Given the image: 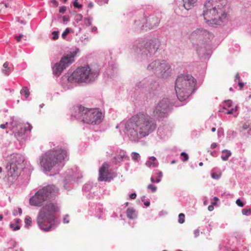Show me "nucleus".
<instances>
[{
    "mask_svg": "<svg viewBox=\"0 0 251 251\" xmlns=\"http://www.w3.org/2000/svg\"><path fill=\"white\" fill-rule=\"evenodd\" d=\"M156 127L152 118L148 114L142 112L133 115L125 124L126 134L130 140L134 142L149 135Z\"/></svg>",
    "mask_w": 251,
    "mask_h": 251,
    "instance_id": "obj_1",
    "label": "nucleus"
},
{
    "mask_svg": "<svg viewBox=\"0 0 251 251\" xmlns=\"http://www.w3.org/2000/svg\"><path fill=\"white\" fill-rule=\"evenodd\" d=\"M225 0H210L204 5L203 16L206 22L218 25L226 17Z\"/></svg>",
    "mask_w": 251,
    "mask_h": 251,
    "instance_id": "obj_2",
    "label": "nucleus"
},
{
    "mask_svg": "<svg viewBox=\"0 0 251 251\" xmlns=\"http://www.w3.org/2000/svg\"><path fill=\"white\" fill-rule=\"evenodd\" d=\"M196 81L191 75H180L177 76L175 90L180 101L185 100L195 90Z\"/></svg>",
    "mask_w": 251,
    "mask_h": 251,
    "instance_id": "obj_3",
    "label": "nucleus"
},
{
    "mask_svg": "<svg viewBox=\"0 0 251 251\" xmlns=\"http://www.w3.org/2000/svg\"><path fill=\"white\" fill-rule=\"evenodd\" d=\"M58 211V207L53 203L44 205L38 213L37 223L40 228L45 231H49L53 225L54 214Z\"/></svg>",
    "mask_w": 251,
    "mask_h": 251,
    "instance_id": "obj_4",
    "label": "nucleus"
},
{
    "mask_svg": "<svg viewBox=\"0 0 251 251\" xmlns=\"http://www.w3.org/2000/svg\"><path fill=\"white\" fill-rule=\"evenodd\" d=\"M66 156V151L62 148L50 150L43 155L40 164L44 171L49 172L57 163L61 162Z\"/></svg>",
    "mask_w": 251,
    "mask_h": 251,
    "instance_id": "obj_5",
    "label": "nucleus"
},
{
    "mask_svg": "<svg viewBox=\"0 0 251 251\" xmlns=\"http://www.w3.org/2000/svg\"><path fill=\"white\" fill-rule=\"evenodd\" d=\"M58 192V189L54 185H49L39 189L30 199L29 203L33 206H39L49 199L52 195Z\"/></svg>",
    "mask_w": 251,
    "mask_h": 251,
    "instance_id": "obj_6",
    "label": "nucleus"
},
{
    "mask_svg": "<svg viewBox=\"0 0 251 251\" xmlns=\"http://www.w3.org/2000/svg\"><path fill=\"white\" fill-rule=\"evenodd\" d=\"M96 72L92 71L88 66L78 68L75 71L69 79L72 81L77 82H91L97 77Z\"/></svg>",
    "mask_w": 251,
    "mask_h": 251,
    "instance_id": "obj_7",
    "label": "nucleus"
},
{
    "mask_svg": "<svg viewBox=\"0 0 251 251\" xmlns=\"http://www.w3.org/2000/svg\"><path fill=\"white\" fill-rule=\"evenodd\" d=\"M79 114L83 122L93 125L100 124L103 115L98 109H89L84 107L79 108Z\"/></svg>",
    "mask_w": 251,
    "mask_h": 251,
    "instance_id": "obj_8",
    "label": "nucleus"
},
{
    "mask_svg": "<svg viewBox=\"0 0 251 251\" xmlns=\"http://www.w3.org/2000/svg\"><path fill=\"white\" fill-rule=\"evenodd\" d=\"M75 54L76 52H73L70 54L64 56L59 63H55L53 66V73L57 76L60 75L65 69L74 62Z\"/></svg>",
    "mask_w": 251,
    "mask_h": 251,
    "instance_id": "obj_9",
    "label": "nucleus"
},
{
    "mask_svg": "<svg viewBox=\"0 0 251 251\" xmlns=\"http://www.w3.org/2000/svg\"><path fill=\"white\" fill-rule=\"evenodd\" d=\"M21 161L18 160L17 156H14L10 163V168L7 172V179L10 183H13L20 175L22 168Z\"/></svg>",
    "mask_w": 251,
    "mask_h": 251,
    "instance_id": "obj_10",
    "label": "nucleus"
},
{
    "mask_svg": "<svg viewBox=\"0 0 251 251\" xmlns=\"http://www.w3.org/2000/svg\"><path fill=\"white\" fill-rule=\"evenodd\" d=\"M169 101L167 99H163L155 106L153 111L155 117L162 118L166 116L169 110Z\"/></svg>",
    "mask_w": 251,
    "mask_h": 251,
    "instance_id": "obj_11",
    "label": "nucleus"
},
{
    "mask_svg": "<svg viewBox=\"0 0 251 251\" xmlns=\"http://www.w3.org/2000/svg\"><path fill=\"white\" fill-rule=\"evenodd\" d=\"M213 37V34L207 30L203 28H198L192 32L190 38L193 40L201 41L202 42H206Z\"/></svg>",
    "mask_w": 251,
    "mask_h": 251,
    "instance_id": "obj_12",
    "label": "nucleus"
},
{
    "mask_svg": "<svg viewBox=\"0 0 251 251\" xmlns=\"http://www.w3.org/2000/svg\"><path fill=\"white\" fill-rule=\"evenodd\" d=\"M109 165L106 163H104L99 170V181H107L108 176L109 173L108 172Z\"/></svg>",
    "mask_w": 251,
    "mask_h": 251,
    "instance_id": "obj_13",
    "label": "nucleus"
},
{
    "mask_svg": "<svg viewBox=\"0 0 251 251\" xmlns=\"http://www.w3.org/2000/svg\"><path fill=\"white\" fill-rule=\"evenodd\" d=\"M143 45L145 46V50H147L149 52L151 53L155 52L158 49L157 45H156V43L155 41H151L149 43H146V44H145L144 42H143L141 43H140V48L142 47Z\"/></svg>",
    "mask_w": 251,
    "mask_h": 251,
    "instance_id": "obj_14",
    "label": "nucleus"
},
{
    "mask_svg": "<svg viewBox=\"0 0 251 251\" xmlns=\"http://www.w3.org/2000/svg\"><path fill=\"white\" fill-rule=\"evenodd\" d=\"M159 66L158 74H161L162 75L170 69L169 64L164 60L159 61Z\"/></svg>",
    "mask_w": 251,
    "mask_h": 251,
    "instance_id": "obj_15",
    "label": "nucleus"
},
{
    "mask_svg": "<svg viewBox=\"0 0 251 251\" xmlns=\"http://www.w3.org/2000/svg\"><path fill=\"white\" fill-rule=\"evenodd\" d=\"M159 60L155 61L151 63L148 66V69L149 71H151L153 72H155L158 74V69L159 67Z\"/></svg>",
    "mask_w": 251,
    "mask_h": 251,
    "instance_id": "obj_16",
    "label": "nucleus"
},
{
    "mask_svg": "<svg viewBox=\"0 0 251 251\" xmlns=\"http://www.w3.org/2000/svg\"><path fill=\"white\" fill-rule=\"evenodd\" d=\"M22 125L21 124H19L17 126V128H20L21 129V131H19V130L16 131V130H15L14 127H13L12 129L13 132L14 133V136L18 140H20L22 138L25 131V130L22 129Z\"/></svg>",
    "mask_w": 251,
    "mask_h": 251,
    "instance_id": "obj_17",
    "label": "nucleus"
},
{
    "mask_svg": "<svg viewBox=\"0 0 251 251\" xmlns=\"http://www.w3.org/2000/svg\"><path fill=\"white\" fill-rule=\"evenodd\" d=\"M149 23L150 25H146V27H148L149 28H152L154 27L157 26L158 25L160 20L156 17H154L153 18H151V19H149Z\"/></svg>",
    "mask_w": 251,
    "mask_h": 251,
    "instance_id": "obj_18",
    "label": "nucleus"
},
{
    "mask_svg": "<svg viewBox=\"0 0 251 251\" xmlns=\"http://www.w3.org/2000/svg\"><path fill=\"white\" fill-rule=\"evenodd\" d=\"M183 1L184 8L187 10H189L194 6L197 0H183Z\"/></svg>",
    "mask_w": 251,
    "mask_h": 251,
    "instance_id": "obj_19",
    "label": "nucleus"
},
{
    "mask_svg": "<svg viewBox=\"0 0 251 251\" xmlns=\"http://www.w3.org/2000/svg\"><path fill=\"white\" fill-rule=\"evenodd\" d=\"M127 217L130 219H133L137 217L135 210L133 208H128L126 210Z\"/></svg>",
    "mask_w": 251,
    "mask_h": 251,
    "instance_id": "obj_20",
    "label": "nucleus"
},
{
    "mask_svg": "<svg viewBox=\"0 0 251 251\" xmlns=\"http://www.w3.org/2000/svg\"><path fill=\"white\" fill-rule=\"evenodd\" d=\"M222 155L221 158L223 160L226 161L228 160V157L231 155V152L227 150H224L222 151Z\"/></svg>",
    "mask_w": 251,
    "mask_h": 251,
    "instance_id": "obj_21",
    "label": "nucleus"
},
{
    "mask_svg": "<svg viewBox=\"0 0 251 251\" xmlns=\"http://www.w3.org/2000/svg\"><path fill=\"white\" fill-rule=\"evenodd\" d=\"M20 93L21 94L24 95L26 99L29 97L30 94L29 89L27 87H24L20 91Z\"/></svg>",
    "mask_w": 251,
    "mask_h": 251,
    "instance_id": "obj_22",
    "label": "nucleus"
},
{
    "mask_svg": "<svg viewBox=\"0 0 251 251\" xmlns=\"http://www.w3.org/2000/svg\"><path fill=\"white\" fill-rule=\"evenodd\" d=\"M124 157V155L115 157L112 159V161L113 163H114L115 164L118 162H120L121 161H122L123 160Z\"/></svg>",
    "mask_w": 251,
    "mask_h": 251,
    "instance_id": "obj_23",
    "label": "nucleus"
},
{
    "mask_svg": "<svg viewBox=\"0 0 251 251\" xmlns=\"http://www.w3.org/2000/svg\"><path fill=\"white\" fill-rule=\"evenodd\" d=\"M9 63L8 62H5L3 65V67L5 69V70H3V72L5 73V75H8V72L10 71V68L8 67Z\"/></svg>",
    "mask_w": 251,
    "mask_h": 251,
    "instance_id": "obj_24",
    "label": "nucleus"
},
{
    "mask_svg": "<svg viewBox=\"0 0 251 251\" xmlns=\"http://www.w3.org/2000/svg\"><path fill=\"white\" fill-rule=\"evenodd\" d=\"M131 157L134 161H138L140 158V155L138 153L133 152L132 153Z\"/></svg>",
    "mask_w": 251,
    "mask_h": 251,
    "instance_id": "obj_25",
    "label": "nucleus"
},
{
    "mask_svg": "<svg viewBox=\"0 0 251 251\" xmlns=\"http://www.w3.org/2000/svg\"><path fill=\"white\" fill-rule=\"evenodd\" d=\"M179 219L178 222L180 224H183L184 222L185 215L183 213H180L178 215Z\"/></svg>",
    "mask_w": 251,
    "mask_h": 251,
    "instance_id": "obj_26",
    "label": "nucleus"
},
{
    "mask_svg": "<svg viewBox=\"0 0 251 251\" xmlns=\"http://www.w3.org/2000/svg\"><path fill=\"white\" fill-rule=\"evenodd\" d=\"M32 223L31 218L29 216H27L25 219V223L27 226H31Z\"/></svg>",
    "mask_w": 251,
    "mask_h": 251,
    "instance_id": "obj_27",
    "label": "nucleus"
},
{
    "mask_svg": "<svg viewBox=\"0 0 251 251\" xmlns=\"http://www.w3.org/2000/svg\"><path fill=\"white\" fill-rule=\"evenodd\" d=\"M70 28H67L62 33V37L63 39H65L66 36L70 33Z\"/></svg>",
    "mask_w": 251,
    "mask_h": 251,
    "instance_id": "obj_28",
    "label": "nucleus"
},
{
    "mask_svg": "<svg viewBox=\"0 0 251 251\" xmlns=\"http://www.w3.org/2000/svg\"><path fill=\"white\" fill-rule=\"evenodd\" d=\"M242 213L243 215H251V209H243L242 210Z\"/></svg>",
    "mask_w": 251,
    "mask_h": 251,
    "instance_id": "obj_29",
    "label": "nucleus"
},
{
    "mask_svg": "<svg viewBox=\"0 0 251 251\" xmlns=\"http://www.w3.org/2000/svg\"><path fill=\"white\" fill-rule=\"evenodd\" d=\"M148 188L150 189L152 192H155L157 190V187L152 184H150L148 186Z\"/></svg>",
    "mask_w": 251,
    "mask_h": 251,
    "instance_id": "obj_30",
    "label": "nucleus"
},
{
    "mask_svg": "<svg viewBox=\"0 0 251 251\" xmlns=\"http://www.w3.org/2000/svg\"><path fill=\"white\" fill-rule=\"evenodd\" d=\"M180 155L181 156L183 157V159H182V161L183 162H185V161H186L187 160H188L189 157H188V154H186L185 152H181L180 154Z\"/></svg>",
    "mask_w": 251,
    "mask_h": 251,
    "instance_id": "obj_31",
    "label": "nucleus"
},
{
    "mask_svg": "<svg viewBox=\"0 0 251 251\" xmlns=\"http://www.w3.org/2000/svg\"><path fill=\"white\" fill-rule=\"evenodd\" d=\"M156 175H157L158 178L156 179L155 182L156 183H158V182H159L161 181V178L162 177V176H163V174H162V173L161 172H159L158 173H157L156 174Z\"/></svg>",
    "mask_w": 251,
    "mask_h": 251,
    "instance_id": "obj_32",
    "label": "nucleus"
},
{
    "mask_svg": "<svg viewBox=\"0 0 251 251\" xmlns=\"http://www.w3.org/2000/svg\"><path fill=\"white\" fill-rule=\"evenodd\" d=\"M58 33H59L58 31H53V32H52V34L53 35V36H52L53 40H55L58 39Z\"/></svg>",
    "mask_w": 251,
    "mask_h": 251,
    "instance_id": "obj_33",
    "label": "nucleus"
},
{
    "mask_svg": "<svg viewBox=\"0 0 251 251\" xmlns=\"http://www.w3.org/2000/svg\"><path fill=\"white\" fill-rule=\"evenodd\" d=\"M221 173H220V174H217L216 173H212L211 175L212 178H213L214 179H218L220 178V177H221Z\"/></svg>",
    "mask_w": 251,
    "mask_h": 251,
    "instance_id": "obj_34",
    "label": "nucleus"
},
{
    "mask_svg": "<svg viewBox=\"0 0 251 251\" xmlns=\"http://www.w3.org/2000/svg\"><path fill=\"white\" fill-rule=\"evenodd\" d=\"M249 127V124L248 123H244L243 124L242 126H241V130L240 131H242V130H246L248 129Z\"/></svg>",
    "mask_w": 251,
    "mask_h": 251,
    "instance_id": "obj_35",
    "label": "nucleus"
},
{
    "mask_svg": "<svg viewBox=\"0 0 251 251\" xmlns=\"http://www.w3.org/2000/svg\"><path fill=\"white\" fill-rule=\"evenodd\" d=\"M236 203L240 207H243L244 206V203L241 201L240 199H237L236 201Z\"/></svg>",
    "mask_w": 251,
    "mask_h": 251,
    "instance_id": "obj_36",
    "label": "nucleus"
},
{
    "mask_svg": "<svg viewBox=\"0 0 251 251\" xmlns=\"http://www.w3.org/2000/svg\"><path fill=\"white\" fill-rule=\"evenodd\" d=\"M146 165L148 167H151V165L153 166V167H155L156 166V165L155 163L153 162H151V161H148L146 163Z\"/></svg>",
    "mask_w": 251,
    "mask_h": 251,
    "instance_id": "obj_37",
    "label": "nucleus"
},
{
    "mask_svg": "<svg viewBox=\"0 0 251 251\" xmlns=\"http://www.w3.org/2000/svg\"><path fill=\"white\" fill-rule=\"evenodd\" d=\"M73 5L75 8H81L82 7L81 4H79L77 1H74Z\"/></svg>",
    "mask_w": 251,
    "mask_h": 251,
    "instance_id": "obj_38",
    "label": "nucleus"
},
{
    "mask_svg": "<svg viewBox=\"0 0 251 251\" xmlns=\"http://www.w3.org/2000/svg\"><path fill=\"white\" fill-rule=\"evenodd\" d=\"M225 103L226 104V106L228 107H230L232 105V101L230 100H227L226 101H225Z\"/></svg>",
    "mask_w": 251,
    "mask_h": 251,
    "instance_id": "obj_39",
    "label": "nucleus"
},
{
    "mask_svg": "<svg viewBox=\"0 0 251 251\" xmlns=\"http://www.w3.org/2000/svg\"><path fill=\"white\" fill-rule=\"evenodd\" d=\"M66 10V7L64 6H61L60 7L59 11L60 13H65Z\"/></svg>",
    "mask_w": 251,
    "mask_h": 251,
    "instance_id": "obj_40",
    "label": "nucleus"
},
{
    "mask_svg": "<svg viewBox=\"0 0 251 251\" xmlns=\"http://www.w3.org/2000/svg\"><path fill=\"white\" fill-rule=\"evenodd\" d=\"M236 111V108H232L229 110H228L226 113L227 114H231L233 113L234 111Z\"/></svg>",
    "mask_w": 251,
    "mask_h": 251,
    "instance_id": "obj_41",
    "label": "nucleus"
},
{
    "mask_svg": "<svg viewBox=\"0 0 251 251\" xmlns=\"http://www.w3.org/2000/svg\"><path fill=\"white\" fill-rule=\"evenodd\" d=\"M23 37V34H21L19 36H15V38L17 40V41L18 42H20V40H21L22 38Z\"/></svg>",
    "mask_w": 251,
    "mask_h": 251,
    "instance_id": "obj_42",
    "label": "nucleus"
},
{
    "mask_svg": "<svg viewBox=\"0 0 251 251\" xmlns=\"http://www.w3.org/2000/svg\"><path fill=\"white\" fill-rule=\"evenodd\" d=\"M8 125V123H6V124H1L0 125V127L2 129H5L7 127Z\"/></svg>",
    "mask_w": 251,
    "mask_h": 251,
    "instance_id": "obj_43",
    "label": "nucleus"
},
{
    "mask_svg": "<svg viewBox=\"0 0 251 251\" xmlns=\"http://www.w3.org/2000/svg\"><path fill=\"white\" fill-rule=\"evenodd\" d=\"M218 201H219V199L217 197H215L214 198V201L212 202V204L213 205H216Z\"/></svg>",
    "mask_w": 251,
    "mask_h": 251,
    "instance_id": "obj_44",
    "label": "nucleus"
},
{
    "mask_svg": "<svg viewBox=\"0 0 251 251\" xmlns=\"http://www.w3.org/2000/svg\"><path fill=\"white\" fill-rule=\"evenodd\" d=\"M235 81L237 80L238 82L240 81V75L238 73L236 74L235 76Z\"/></svg>",
    "mask_w": 251,
    "mask_h": 251,
    "instance_id": "obj_45",
    "label": "nucleus"
},
{
    "mask_svg": "<svg viewBox=\"0 0 251 251\" xmlns=\"http://www.w3.org/2000/svg\"><path fill=\"white\" fill-rule=\"evenodd\" d=\"M129 197L131 199H135L136 197V194L135 193H132L130 195Z\"/></svg>",
    "mask_w": 251,
    "mask_h": 251,
    "instance_id": "obj_46",
    "label": "nucleus"
},
{
    "mask_svg": "<svg viewBox=\"0 0 251 251\" xmlns=\"http://www.w3.org/2000/svg\"><path fill=\"white\" fill-rule=\"evenodd\" d=\"M208 210H209V211H213V209H214V206H213V205L212 204V205H210L208 206Z\"/></svg>",
    "mask_w": 251,
    "mask_h": 251,
    "instance_id": "obj_47",
    "label": "nucleus"
},
{
    "mask_svg": "<svg viewBox=\"0 0 251 251\" xmlns=\"http://www.w3.org/2000/svg\"><path fill=\"white\" fill-rule=\"evenodd\" d=\"M52 3L55 6H58V2L56 0H52Z\"/></svg>",
    "mask_w": 251,
    "mask_h": 251,
    "instance_id": "obj_48",
    "label": "nucleus"
},
{
    "mask_svg": "<svg viewBox=\"0 0 251 251\" xmlns=\"http://www.w3.org/2000/svg\"><path fill=\"white\" fill-rule=\"evenodd\" d=\"M217 147V144L215 143H213L211 145V148L212 149H214Z\"/></svg>",
    "mask_w": 251,
    "mask_h": 251,
    "instance_id": "obj_49",
    "label": "nucleus"
},
{
    "mask_svg": "<svg viewBox=\"0 0 251 251\" xmlns=\"http://www.w3.org/2000/svg\"><path fill=\"white\" fill-rule=\"evenodd\" d=\"M238 82V85L240 86V89H242V88L243 87V86H244V84L242 82H241L240 81H239Z\"/></svg>",
    "mask_w": 251,
    "mask_h": 251,
    "instance_id": "obj_50",
    "label": "nucleus"
},
{
    "mask_svg": "<svg viewBox=\"0 0 251 251\" xmlns=\"http://www.w3.org/2000/svg\"><path fill=\"white\" fill-rule=\"evenodd\" d=\"M20 228V226L19 225H17L15 228H13V230H19Z\"/></svg>",
    "mask_w": 251,
    "mask_h": 251,
    "instance_id": "obj_51",
    "label": "nucleus"
},
{
    "mask_svg": "<svg viewBox=\"0 0 251 251\" xmlns=\"http://www.w3.org/2000/svg\"><path fill=\"white\" fill-rule=\"evenodd\" d=\"M150 160L153 162L156 160V158L155 157L152 156L150 158Z\"/></svg>",
    "mask_w": 251,
    "mask_h": 251,
    "instance_id": "obj_52",
    "label": "nucleus"
},
{
    "mask_svg": "<svg viewBox=\"0 0 251 251\" xmlns=\"http://www.w3.org/2000/svg\"><path fill=\"white\" fill-rule=\"evenodd\" d=\"M85 21L87 22V23L89 25H91V21L89 19H85Z\"/></svg>",
    "mask_w": 251,
    "mask_h": 251,
    "instance_id": "obj_53",
    "label": "nucleus"
},
{
    "mask_svg": "<svg viewBox=\"0 0 251 251\" xmlns=\"http://www.w3.org/2000/svg\"><path fill=\"white\" fill-rule=\"evenodd\" d=\"M144 204L145 206H149L150 204V202L148 201H147L146 202H144Z\"/></svg>",
    "mask_w": 251,
    "mask_h": 251,
    "instance_id": "obj_54",
    "label": "nucleus"
},
{
    "mask_svg": "<svg viewBox=\"0 0 251 251\" xmlns=\"http://www.w3.org/2000/svg\"><path fill=\"white\" fill-rule=\"evenodd\" d=\"M151 182H152V183L156 182H155V181H156V180H155L153 177H151Z\"/></svg>",
    "mask_w": 251,
    "mask_h": 251,
    "instance_id": "obj_55",
    "label": "nucleus"
},
{
    "mask_svg": "<svg viewBox=\"0 0 251 251\" xmlns=\"http://www.w3.org/2000/svg\"><path fill=\"white\" fill-rule=\"evenodd\" d=\"M10 227L13 229L15 228L14 225L13 224H11L10 225Z\"/></svg>",
    "mask_w": 251,
    "mask_h": 251,
    "instance_id": "obj_56",
    "label": "nucleus"
},
{
    "mask_svg": "<svg viewBox=\"0 0 251 251\" xmlns=\"http://www.w3.org/2000/svg\"><path fill=\"white\" fill-rule=\"evenodd\" d=\"M88 6L90 7V8H92L93 7V4L92 3H90L89 4H88Z\"/></svg>",
    "mask_w": 251,
    "mask_h": 251,
    "instance_id": "obj_57",
    "label": "nucleus"
},
{
    "mask_svg": "<svg viewBox=\"0 0 251 251\" xmlns=\"http://www.w3.org/2000/svg\"><path fill=\"white\" fill-rule=\"evenodd\" d=\"M211 130L212 132H215L216 131V128L215 127H212L211 129Z\"/></svg>",
    "mask_w": 251,
    "mask_h": 251,
    "instance_id": "obj_58",
    "label": "nucleus"
},
{
    "mask_svg": "<svg viewBox=\"0 0 251 251\" xmlns=\"http://www.w3.org/2000/svg\"><path fill=\"white\" fill-rule=\"evenodd\" d=\"M4 6H5V8H6L9 6V4L8 3H5Z\"/></svg>",
    "mask_w": 251,
    "mask_h": 251,
    "instance_id": "obj_59",
    "label": "nucleus"
},
{
    "mask_svg": "<svg viewBox=\"0 0 251 251\" xmlns=\"http://www.w3.org/2000/svg\"><path fill=\"white\" fill-rule=\"evenodd\" d=\"M2 219H3L2 215H0V221H1Z\"/></svg>",
    "mask_w": 251,
    "mask_h": 251,
    "instance_id": "obj_60",
    "label": "nucleus"
},
{
    "mask_svg": "<svg viewBox=\"0 0 251 251\" xmlns=\"http://www.w3.org/2000/svg\"><path fill=\"white\" fill-rule=\"evenodd\" d=\"M2 5H3L2 3H0V11L1 10V9L2 7Z\"/></svg>",
    "mask_w": 251,
    "mask_h": 251,
    "instance_id": "obj_61",
    "label": "nucleus"
},
{
    "mask_svg": "<svg viewBox=\"0 0 251 251\" xmlns=\"http://www.w3.org/2000/svg\"><path fill=\"white\" fill-rule=\"evenodd\" d=\"M147 21V20L146 19H143L142 20V21H143V23H145V22H146Z\"/></svg>",
    "mask_w": 251,
    "mask_h": 251,
    "instance_id": "obj_62",
    "label": "nucleus"
},
{
    "mask_svg": "<svg viewBox=\"0 0 251 251\" xmlns=\"http://www.w3.org/2000/svg\"><path fill=\"white\" fill-rule=\"evenodd\" d=\"M202 165H203V163H202V162H200V163H199V166H202Z\"/></svg>",
    "mask_w": 251,
    "mask_h": 251,
    "instance_id": "obj_63",
    "label": "nucleus"
},
{
    "mask_svg": "<svg viewBox=\"0 0 251 251\" xmlns=\"http://www.w3.org/2000/svg\"><path fill=\"white\" fill-rule=\"evenodd\" d=\"M171 163H172V164H174V163H176V161L175 160H173Z\"/></svg>",
    "mask_w": 251,
    "mask_h": 251,
    "instance_id": "obj_64",
    "label": "nucleus"
}]
</instances>
